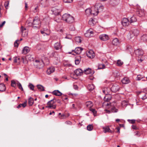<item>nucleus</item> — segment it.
<instances>
[{
    "label": "nucleus",
    "instance_id": "f257e3e1",
    "mask_svg": "<svg viewBox=\"0 0 147 147\" xmlns=\"http://www.w3.org/2000/svg\"><path fill=\"white\" fill-rule=\"evenodd\" d=\"M139 33V31L137 29H134L131 30L129 31L127 35V38L129 40H131L137 36Z\"/></svg>",
    "mask_w": 147,
    "mask_h": 147
},
{
    "label": "nucleus",
    "instance_id": "f03ea898",
    "mask_svg": "<svg viewBox=\"0 0 147 147\" xmlns=\"http://www.w3.org/2000/svg\"><path fill=\"white\" fill-rule=\"evenodd\" d=\"M62 19L68 23H72L74 21V17L70 14L67 13H65L63 15Z\"/></svg>",
    "mask_w": 147,
    "mask_h": 147
},
{
    "label": "nucleus",
    "instance_id": "7ed1b4c3",
    "mask_svg": "<svg viewBox=\"0 0 147 147\" xmlns=\"http://www.w3.org/2000/svg\"><path fill=\"white\" fill-rule=\"evenodd\" d=\"M56 101V100L55 98L49 101L47 103V106L46 107V108L51 109H55L56 108V105L55 103Z\"/></svg>",
    "mask_w": 147,
    "mask_h": 147
},
{
    "label": "nucleus",
    "instance_id": "20e7f679",
    "mask_svg": "<svg viewBox=\"0 0 147 147\" xmlns=\"http://www.w3.org/2000/svg\"><path fill=\"white\" fill-rule=\"evenodd\" d=\"M40 25V22L38 17H35L33 22V26L39 28Z\"/></svg>",
    "mask_w": 147,
    "mask_h": 147
},
{
    "label": "nucleus",
    "instance_id": "39448f33",
    "mask_svg": "<svg viewBox=\"0 0 147 147\" xmlns=\"http://www.w3.org/2000/svg\"><path fill=\"white\" fill-rule=\"evenodd\" d=\"M34 66L35 67L38 69H40L43 67L44 65L42 61H41L40 62L38 60H35L34 64Z\"/></svg>",
    "mask_w": 147,
    "mask_h": 147
},
{
    "label": "nucleus",
    "instance_id": "423d86ee",
    "mask_svg": "<svg viewBox=\"0 0 147 147\" xmlns=\"http://www.w3.org/2000/svg\"><path fill=\"white\" fill-rule=\"evenodd\" d=\"M94 32L93 31V30L90 28L86 31V32L85 33L84 35L86 37H88L92 36Z\"/></svg>",
    "mask_w": 147,
    "mask_h": 147
},
{
    "label": "nucleus",
    "instance_id": "0eeeda50",
    "mask_svg": "<svg viewBox=\"0 0 147 147\" xmlns=\"http://www.w3.org/2000/svg\"><path fill=\"white\" fill-rule=\"evenodd\" d=\"M51 11L52 12V13L55 16L59 15L61 11L60 9H57L56 7L52 8Z\"/></svg>",
    "mask_w": 147,
    "mask_h": 147
},
{
    "label": "nucleus",
    "instance_id": "6e6552de",
    "mask_svg": "<svg viewBox=\"0 0 147 147\" xmlns=\"http://www.w3.org/2000/svg\"><path fill=\"white\" fill-rule=\"evenodd\" d=\"M21 31L22 34V35L23 37H24L28 35V31L23 26H22L21 27Z\"/></svg>",
    "mask_w": 147,
    "mask_h": 147
},
{
    "label": "nucleus",
    "instance_id": "1a4fd4ad",
    "mask_svg": "<svg viewBox=\"0 0 147 147\" xmlns=\"http://www.w3.org/2000/svg\"><path fill=\"white\" fill-rule=\"evenodd\" d=\"M134 52L136 55L138 57H141L143 54V52L141 49H137L134 51Z\"/></svg>",
    "mask_w": 147,
    "mask_h": 147
},
{
    "label": "nucleus",
    "instance_id": "9d476101",
    "mask_svg": "<svg viewBox=\"0 0 147 147\" xmlns=\"http://www.w3.org/2000/svg\"><path fill=\"white\" fill-rule=\"evenodd\" d=\"M138 94L140 97L143 100H145L147 98V93L143 92H139Z\"/></svg>",
    "mask_w": 147,
    "mask_h": 147
},
{
    "label": "nucleus",
    "instance_id": "9b49d317",
    "mask_svg": "<svg viewBox=\"0 0 147 147\" xmlns=\"http://www.w3.org/2000/svg\"><path fill=\"white\" fill-rule=\"evenodd\" d=\"M99 38L101 40L106 41L109 39L108 36L106 34H102L99 36Z\"/></svg>",
    "mask_w": 147,
    "mask_h": 147
},
{
    "label": "nucleus",
    "instance_id": "f8f14e48",
    "mask_svg": "<svg viewBox=\"0 0 147 147\" xmlns=\"http://www.w3.org/2000/svg\"><path fill=\"white\" fill-rule=\"evenodd\" d=\"M121 22L123 26H126L129 25L130 22L127 18H125L122 20Z\"/></svg>",
    "mask_w": 147,
    "mask_h": 147
},
{
    "label": "nucleus",
    "instance_id": "ddd939ff",
    "mask_svg": "<svg viewBox=\"0 0 147 147\" xmlns=\"http://www.w3.org/2000/svg\"><path fill=\"white\" fill-rule=\"evenodd\" d=\"M88 57L90 58H93L95 57V54L92 50H90L86 53Z\"/></svg>",
    "mask_w": 147,
    "mask_h": 147
},
{
    "label": "nucleus",
    "instance_id": "4468645a",
    "mask_svg": "<svg viewBox=\"0 0 147 147\" xmlns=\"http://www.w3.org/2000/svg\"><path fill=\"white\" fill-rule=\"evenodd\" d=\"M91 15L94 16H96L98 13V11L96 8H95V6L91 9Z\"/></svg>",
    "mask_w": 147,
    "mask_h": 147
},
{
    "label": "nucleus",
    "instance_id": "2eb2a0df",
    "mask_svg": "<svg viewBox=\"0 0 147 147\" xmlns=\"http://www.w3.org/2000/svg\"><path fill=\"white\" fill-rule=\"evenodd\" d=\"M95 8H96L98 11H101L103 10L104 7L100 3H98L95 4Z\"/></svg>",
    "mask_w": 147,
    "mask_h": 147
},
{
    "label": "nucleus",
    "instance_id": "dca6fc26",
    "mask_svg": "<svg viewBox=\"0 0 147 147\" xmlns=\"http://www.w3.org/2000/svg\"><path fill=\"white\" fill-rule=\"evenodd\" d=\"M119 88V86L117 85H113L111 88V91L114 92H116L118 91Z\"/></svg>",
    "mask_w": 147,
    "mask_h": 147
},
{
    "label": "nucleus",
    "instance_id": "f3484780",
    "mask_svg": "<svg viewBox=\"0 0 147 147\" xmlns=\"http://www.w3.org/2000/svg\"><path fill=\"white\" fill-rule=\"evenodd\" d=\"M30 50V48H29L28 47H25L23 48L22 53L24 54H26L29 52Z\"/></svg>",
    "mask_w": 147,
    "mask_h": 147
},
{
    "label": "nucleus",
    "instance_id": "a211bd4d",
    "mask_svg": "<svg viewBox=\"0 0 147 147\" xmlns=\"http://www.w3.org/2000/svg\"><path fill=\"white\" fill-rule=\"evenodd\" d=\"M74 73L77 76H80L83 72L81 69H78L74 71Z\"/></svg>",
    "mask_w": 147,
    "mask_h": 147
},
{
    "label": "nucleus",
    "instance_id": "6ab92c4d",
    "mask_svg": "<svg viewBox=\"0 0 147 147\" xmlns=\"http://www.w3.org/2000/svg\"><path fill=\"white\" fill-rule=\"evenodd\" d=\"M136 13L139 16H142L144 14V10L143 9H139L137 11Z\"/></svg>",
    "mask_w": 147,
    "mask_h": 147
},
{
    "label": "nucleus",
    "instance_id": "aec40b11",
    "mask_svg": "<svg viewBox=\"0 0 147 147\" xmlns=\"http://www.w3.org/2000/svg\"><path fill=\"white\" fill-rule=\"evenodd\" d=\"M83 49L81 47H77L74 50H73V51H74L75 53L78 54H80L81 53L82 51L83 50Z\"/></svg>",
    "mask_w": 147,
    "mask_h": 147
},
{
    "label": "nucleus",
    "instance_id": "412c9836",
    "mask_svg": "<svg viewBox=\"0 0 147 147\" xmlns=\"http://www.w3.org/2000/svg\"><path fill=\"white\" fill-rule=\"evenodd\" d=\"M55 70V68L53 67H49L47 70V73L48 75H50L53 73Z\"/></svg>",
    "mask_w": 147,
    "mask_h": 147
},
{
    "label": "nucleus",
    "instance_id": "4be33fe9",
    "mask_svg": "<svg viewBox=\"0 0 147 147\" xmlns=\"http://www.w3.org/2000/svg\"><path fill=\"white\" fill-rule=\"evenodd\" d=\"M54 47L55 49L57 50L61 49L62 48V46L60 44V42H57L56 43L54 44Z\"/></svg>",
    "mask_w": 147,
    "mask_h": 147
},
{
    "label": "nucleus",
    "instance_id": "5701e85b",
    "mask_svg": "<svg viewBox=\"0 0 147 147\" xmlns=\"http://www.w3.org/2000/svg\"><path fill=\"white\" fill-rule=\"evenodd\" d=\"M52 93L53 95L58 96H60L62 95V93L58 90H54Z\"/></svg>",
    "mask_w": 147,
    "mask_h": 147
},
{
    "label": "nucleus",
    "instance_id": "b1692460",
    "mask_svg": "<svg viewBox=\"0 0 147 147\" xmlns=\"http://www.w3.org/2000/svg\"><path fill=\"white\" fill-rule=\"evenodd\" d=\"M123 84H126L130 82V81L129 79L127 77H124L121 80Z\"/></svg>",
    "mask_w": 147,
    "mask_h": 147
},
{
    "label": "nucleus",
    "instance_id": "393cba45",
    "mask_svg": "<svg viewBox=\"0 0 147 147\" xmlns=\"http://www.w3.org/2000/svg\"><path fill=\"white\" fill-rule=\"evenodd\" d=\"M103 129L104 130L103 131L105 133L108 132L112 133L113 132V131L111 130L109 127L108 126L104 127Z\"/></svg>",
    "mask_w": 147,
    "mask_h": 147
},
{
    "label": "nucleus",
    "instance_id": "a878e982",
    "mask_svg": "<svg viewBox=\"0 0 147 147\" xmlns=\"http://www.w3.org/2000/svg\"><path fill=\"white\" fill-rule=\"evenodd\" d=\"M111 96L110 94H108L106 95L104 99V100L108 102L111 99Z\"/></svg>",
    "mask_w": 147,
    "mask_h": 147
},
{
    "label": "nucleus",
    "instance_id": "bb28decb",
    "mask_svg": "<svg viewBox=\"0 0 147 147\" xmlns=\"http://www.w3.org/2000/svg\"><path fill=\"white\" fill-rule=\"evenodd\" d=\"M55 20L57 22L59 23L61 22V20L62 17L59 15L55 16Z\"/></svg>",
    "mask_w": 147,
    "mask_h": 147
},
{
    "label": "nucleus",
    "instance_id": "cd10ccee",
    "mask_svg": "<svg viewBox=\"0 0 147 147\" xmlns=\"http://www.w3.org/2000/svg\"><path fill=\"white\" fill-rule=\"evenodd\" d=\"M86 106L89 109L93 105V103L90 101L87 102L85 104Z\"/></svg>",
    "mask_w": 147,
    "mask_h": 147
},
{
    "label": "nucleus",
    "instance_id": "c85d7f7f",
    "mask_svg": "<svg viewBox=\"0 0 147 147\" xmlns=\"http://www.w3.org/2000/svg\"><path fill=\"white\" fill-rule=\"evenodd\" d=\"M96 22L92 18H91L88 21V24L91 26H94L96 24Z\"/></svg>",
    "mask_w": 147,
    "mask_h": 147
},
{
    "label": "nucleus",
    "instance_id": "c756f323",
    "mask_svg": "<svg viewBox=\"0 0 147 147\" xmlns=\"http://www.w3.org/2000/svg\"><path fill=\"white\" fill-rule=\"evenodd\" d=\"M69 116V113L66 114H63L61 115V116L59 117V118L61 119H65L68 117Z\"/></svg>",
    "mask_w": 147,
    "mask_h": 147
},
{
    "label": "nucleus",
    "instance_id": "7c9ffc66",
    "mask_svg": "<svg viewBox=\"0 0 147 147\" xmlns=\"http://www.w3.org/2000/svg\"><path fill=\"white\" fill-rule=\"evenodd\" d=\"M119 43V41L118 39L116 38L113 39L112 41L113 44L115 45H117Z\"/></svg>",
    "mask_w": 147,
    "mask_h": 147
},
{
    "label": "nucleus",
    "instance_id": "2f4dec72",
    "mask_svg": "<svg viewBox=\"0 0 147 147\" xmlns=\"http://www.w3.org/2000/svg\"><path fill=\"white\" fill-rule=\"evenodd\" d=\"M6 89L5 85L3 84H0V91H4Z\"/></svg>",
    "mask_w": 147,
    "mask_h": 147
},
{
    "label": "nucleus",
    "instance_id": "473e14b6",
    "mask_svg": "<svg viewBox=\"0 0 147 147\" xmlns=\"http://www.w3.org/2000/svg\"><path fill=\"white\" fill-rule=\"evenodd\" d=\"M94 86L93 84H89L87 86V88L88 90L91 91L94 88Z\"/></svg>",
    "mask_w": 147,
    "mask_h": 147
},
{
    "label": "nucleus",
    "instance_id": "72a5a7b5",
    "mask_svg": "<svg viewBox=\"0 0 147 147\" xmlns=\"http://www.w3.org/2000/svg\"><path fill=\"white\" fill-rule=\"evenodd\" d=\"M27 101H26L25 102H24L22 104H19L17 107V108L18 109L22 107L23 108L25 107L26 106Z\"/></svg>",
    "mask_w": 147,
    "mask_h": 147
},
{
    "label": "nucleus",
    "instance_id": "f704fd0d",
    "mask_svg": "<svg viewBox=\"0 0 147 147\" xmlns=\"http://www.w3.org/2000/svg\"><path fill=\"white\" fill-rule=\"evenodd\" d=\"M34 103V100L32 98L30 97L28 99V104L29 106H31Z\"/></svg>",
    "mask_w": 147,
    "mask_h": 147
},
{
    "label": "nucleus",
    "instance_id": "c9c22d12",
    "mask_svg": "<svg viewBox=\"0 0 147 147\" xmlns=\"http://www.w3.org/2000/svg\"><path fill=\"white\" fill-rule=\"evenodd\" d=\"M130 19V20L129 22L130 23H132L136 22L137 20L136 17L134 16L132 17Z\"/></svg>",
    "mask_w": 147,
    "mask_h": 147
},
{
    "label": "nucleus",
    "instance_id": "e433bc0d",
    "mask_svg": "<svg viewBox=\"0 0 147 147\" xmlns=\"http://www.w3.org/2000/svg\"><path fill=\"white\" fill-rule=\"evenodd\" d=\"M91 69L88 68V69L84 70V73L86 74H88L91 73Z\"/></svg>",
    "mask_w": 147,
    "mask_h": 147
},
{
    "label": "nucleus",
    "instance_id": "4c0bfd02",
    "mask_svg": "<svg viewBox=\"0 0 147 147\" xmlns=\"http://www.w3.org/2000/svg\"><path fill=\"white\" fill-rule=\"evenodd\" d=\"M26 25L28 26H33V22H32L29 19L27 20L26 23Z\"/></svg>",
    "mask_w": 147,
    "mask_h": 147
},
{
    "label": "nucleus",
    "instance_id": "58836bf2",
    "mask_svg": "<svg viewBox=\"0 0 147 147\" xmlns=\"http://www.w3.org/2000/svg\"><path fill=\"white\" fill-rule=\"evenodd\" d=\"M80 59L81 57L80 56L78 57V58H76V59L75 60V63L76 65H77L79 64L80 62Z\"/></svg>",
    "mask_w": 147,
    "mask_h": 147
},
{
    "label": "nucleus",
    "instance_id": "ea45409f",
    "mask_svg": "<svg viewBox=\"0 0 147 147\" xmlns=\"http://www.w3.org/2000/svg\"><path fill=\"white\" fill-rule=\"evenodd\" d=\"M37 87L38 89L41 91H44L45 90L44 87L40 85H38Z\"/></svg>",
    "mask_w": 147,
    "mask_h": 147
},
{
    "label": "nucleus",
    "instance_id": "a19ab883",
    "mask_svg": "<svg viewBox=\"0 0 147 147\" xmlns=\"http://www.w3.org/2000/svg\"><path fill=\"white\" fill-rule=\"evenodd\" d=\"M144 76H142L141 75L139 74L137 75V76L136 78V80H137L140 81L142 79L144 78Z\"/></svg>",
    "mask_w": 147,
    "mask_h": 147
},
{
    "label": "nucleus",
    "instance_id": "79ce46f5",
    "mask_svg": "<svg viewBox=\"0 0 147 147\" xmlns=\"http://www.w3.org/2000/svg\"><path fill=\"white\" fill-rule=\"evenodd\" d=\"M105 66L104 64H98V69H102L105 68Z\"/></svg>",
    "mask_w": 147,
    "mask_h": 147
},
{
    "label": "nucleus",
    "instance_id": "37998d69",
    "mask_svg": "<svg viewBox=\"0 0 147 147\" xmlns=\"http://www.w3.org/2000/svg\"><path fill=\"white\" fill-rule=\"evenodd\" d=\"M91 9L90 8L87 9L85 10V12L87 15H91Z\"/></svg>",
    "mask_w": 147,
    "mask_h": 147
},
{
    "label": "nucleus",
    "instance_id": "c03bdc74",
    "mask_svg": "<svg viewBox=\"0 0 147 147\" xmlns=\"http://www.w3.org/2000/svg\"><path fill=\"white\" fill-rule=\"evenodd\" d=\"M81 38L80 37H76L75 38V40L76 42H81Z\"/></svg>",
    "mask_w": 147,
    "mask_h": 147
},
{
    "label": "nucleus",
    "instance_id": "a18cd8bd",
    "mask_svg": "<svg viewBox=\"0 0 147 147\" xmlns=\"http://www.w3.org/2000/svg\"><path fill=\"white\" fill-rule=\"evenodd\" d=\"M141 39L144 41L147 40V35L146 34L143 35L141 36Z\"/></svg>",
    "mask_w": 147,
    "mask_h": 147
},
{
    "label": "nucleus",
    "instance_id": "49530a36",
    "mask_svg": "<svg viewBox=\"0 0 147 147\" xmlns=\"http://www.w3.org/2000/svg\"><path fill=\"white\" fill-rule=\"evenodd\" d=\"M47 0H41L40 1V4L42 5L43 6H45L47 3Z\"/></svg>",
    "mask_w": 147,
    "mask_h": 147
},
{
    "label": "nucleus",
    "instance_id": "de8ad7c7",
    "mask_svg": "<svg viewBox=\"0 0 147 147\" xmlns=\"http://www.w3.org/2000/svg\"><path fill=\"white\" fill-rule=\"evenodd\" d=\"M87 129L88 131H91L93 129V127L92 125H89L87 127Z\"/></svg>",
    "mask_w": 147,
    "mask_h": 147
},
{
    "label": "nucleus",
    "instance_id": "09e8293b",
    "mask_svg": "<svg viewBox=\"0 0 147 147\" xmlns=\"http://www.w3.org/2000/svg\"><path fill=\"white\" fill-rule=\"evenodd\" d=\"M28 87L31 90H34V86L33 84L31 83H29L28 85Z\"/></svg>",
    "mask_w": 147,
    "mask_h": 147
},
{
    "label": "nucleus",
    "instance_id": "8fccbe9b",
    "mask_svg": "<svg viewBox=\"0 0 147 147\" xmlns=\"http://www.w3.org/2000/svg\"><path fill=\"white\" fill-rule=\"evenodd\" d=\"M16 84L18 87V88L20 89L22 91L23 90L22 85L19 82H18L16 83Z\"/></svg>",
    "mask_w": 147,
    "mask_h": 147
},
{
    "label": "nucleus",
    "instance_id": "3c124183",
    "mask_svg": "<svg viewBox=\"0 0 147 147\" xmlns=\"http://www.w3.org/2000/svg\"><path fill=\"white\" fill-rule=\"evenodd\" d=\"M117 65L118 66H121L123 64V62L120 60L117 61Z\"/></svg>",
    "mask_w": 147,
    "mask_h": 147
},
{
    "label": "nucleus",
    "instance_id": "603ef678",
    "mask_svg": "<svg viewBox=\"0 0 147 147\" xmlns=\"http://www.w3.org/2000/svg\"><path fill=\"white\" fill-rule=\"evenodd\" d=\"M111 112L113 113H116L118 111V110L115 107H113L111 109Z\"/></svg>",
    "mask_w": 147,
    "mask_h": 147
},
{
    "label": "nucleus",
    "instance_id": "864d4df0",
    "mask_svg": "<svg viewBox=\"0 0 147 147\" xmlns=\"http://www.w3.org/2000/svg\"><path fill=\"white\" fill-rule=\"evenodd\" d=\"M46 31L45 30H41L40 32L42 34H44V36H45V35H49V33L48 32V33H46L45 32Z\"/></svg>",
    "mask_w": 147,
    "mask_h": 147
},
{
    "label": "nucleus",
    "instance_id": "5fc2aeb1",
    "mask_svg": "<svg viewBox=\"0 0 147 147\" xmlns=\"http://www.w3.org/2000/svg\"><path fill=\"white\" fill-rule=\"evenodd\" d=\"M16 83L15 82L14 80H12L11 81V86L13 87H15L16 86Z\"/></svg>",
    "mask_w": 147,
    "mask_h": 147
},
{
    "label": "nucleus",
    "instance_id": "6e6d98bb",
    "mask_svg": "<svg viewBox=\"0 0 147 147\" xmlns=\"http://www.w3.org/2000/svg\"><path fill=\"white\" fill-rule=\"evenodd\" d=\"M18 42H19V40H17L14 43V46L15 47H18L19 45Z\"/></svg>",
    "mask_w": 147,
    "mask_h": 147
},
{
    "label": "nucleus",
    "instance_id": "4d7b16f0",
    "mask_svg": "<svg viewBox=\"0 0 147 147\" xmlns=\"http://www.w3.org/2000/svg\"><path fill=\"white\" fill-rule=\"evenodd\" d=\"M122 105L123 106H126L128 105V102L125 100L123 101L122 102Z\"/></svg>",
    "mask_w": 147,
    "mask_h": 147
},
{
    "label": "nucleus",
    "instance_id": "13d9d810",
    "mask_svg": "<svg viewBox=\"0 0 147 147\" xmlns=\"http://www.w3.org/2000/svg\"><path fill=\"white\" fill-rule=\"evenodd\" d=\"M69 29L71 31H74L75 30V28L74 26L72 25H70L69 27Z\"/></svg>",
    "mask_w": 147,
    "mask_h": 147
},
{
    "label": "nucleus",
    "instance_id": "bf43d9fd",
    "mask_svg": "<svg viewBox=\"0 0 147 147\" xmlns=\"http://www.w3.org/2000/svg\"><path fill=\"white\" fill-rule=\"evenodd\" d=\"M9 4V2L8 1H5L4 3V6L6 9H7L8 8V6Z\"/></svg>",
    "mask_w": 147,
    "mask_h": 147
},
{
    "label": "nucleus",
    "instance_id": "052dcab7",
    "mask_svg": "<svg viewBox=\"0 0 147 147\" xmlns=\"http://www.w3.org/2000/svg\"><path fill=\"white\" fill-rule=\"evenodd\" d=\"M89 110L93 113L94 115V114H96V111L95 109H92L90 108L89 109Z\"/></svg>",
    "mask_w": 147,
    "mask_h": 147
},
{
    "label": "nucleus",
    "instance_id": "680f3d73",
    "mask_svg": "<svg viewBox=\"0 0 147 147\" xmlns=\"http://www.w3.org/2000/svg\"><path fill=\"white\" fill-rule=\"evenodd\" d=\"M64 2L65 3H71L73 1V0H63Z\"/></svg>",
    "mask_w": 147,
    "mask_h": 147
},
{
    "label": "nucleus",
    "instance_id": "e2e57ef3",
    "mask_svg": "<svg viewBox=\"0 0 147 147\" xmlns=\"http://www.w3.org/2000/svg\"><path fill=\"white\" fill-rule=\"evenodd\" d=\"M127 121L129 123H130L131 124H133L136 121V120L134 119H128Z\"/></svg>",
    "mask_w": 147,
    "mask_h": 147
},
{
    "label": "nucleus",
    "instance_id": "0e129e2a",
    "mask_svg": "<svg viewBox=\"0 0 147 147\" xmlns=\"http://www.w3.org/2000/svg\"><path fill=\"white\" fill-rule=\"evenodd\" d=\"M65 38L69 39H71L72 38V36L70 35H67Z\"/></svg>",
    "mask_w": 147,
    "mask_h": 147
},
{
    "label": "nucleus",
    "instance_id": "69168bd1",
    "mask_svg": "<svg viewBox=\"0 0 147 147\" xmlns=\"http://www.w3.org/2000/svg\"><path fill=\"white\" fill-rule=\"evenodd\" d=\"M5 21H4L1 24H0V28H1L5 24Z\"/></svg>",
    "mask_w": 147,
    "mask_h": 147
},
{
    "label": "nucleus",
    "instance_id": "338daca9",
    "mask_svg": "<svg viewBox=\"0 0 147 147\" xmlns=\"http://www.w3.org/2000/svg\"><path fill=\"white\" fill-rule=\"evenodd\" d=\"M102 92H103V93L105 94L106 95H107V94H108V92H107V90H106V89H105L104 90H102Z\"/></svg>",
    "mask_w": 147,
    "mask_h": 147
},
{
    "label": "nucleus",
    "instance_id": "774afa93",
    "mask_svg": "<svg viewBox=\"0 0 147 147\" xmlns=\"http://www.w3.org/2000/svg\"><path fill=\"white\" fill-rule=\"evenodd\" d=\"M132 127L133 129H137V128L134 125H132Z\"/></svg>",
    "mask_w": 147,
    "mask_h": 147
}]
</instances>
